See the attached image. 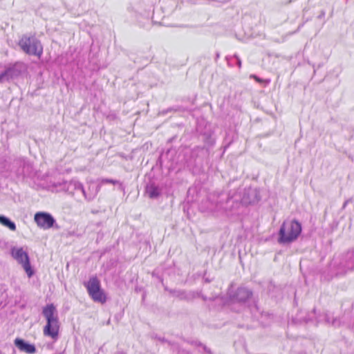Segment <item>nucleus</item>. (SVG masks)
Wrapping results in <instances>:
<instances>
[{"label": "nucleus", "instance_id": "1", "mask_svg": "<svg viewBox=\"0 0 354 354\" xmlns=\"http://www.w3.org/2000/svg\"><path fill=\"white\" fill-rule=\"evenodd\" d=\"M42 315L46 319V324L44 328V334L56 340L58 338L59 322L57 310L53 304H48L43 308Z\"/></svg>", "mask_w": 354, "mask_h": 354}, {"label": "nucleus", "instance_id": "2", "mask_svg": "<svg viewBox=\"0 0 354 354\" xmlns=\"http://www.w3.org/2000/svg\"><path fill=\"white\" fill-rule=\"evenodd\" d=\"M301 232V225L293 220L283 222L279 232L278 242L281 244L289 243L297 239Z\"/></svg>", "mask_w": 354, "mask_h": 354}, {"label": "nucleus", "instance_id": "3", "mask_svg": "<svg viewBox=\"0 0 354 354\" xmlns=\"http://www.w3.org/2000/svg\"><path fill=\"white\" fill-rule=\"evenodd\" d=\"M21 49L28 55L40 57L43 53V46L35 36L23 35L19 41Z\"/></svg>", "mask_w": 354, "mask_h": 354}, {"label": "nucleus", "instance_id": "4", "mask_svg": "<svg viewBox=\"0 0 354 354\" xmlns=\"http://www.w3.org/2000/svg\"><path fill=\"white\" fill-rule=\"evenodd\" d=\"M88 295L95 302L104 304L106 301V295L101 288L100 281L97 277H92L84 283Z\"/></svg>", "mask_w": 354, "mask_h": 354}, {"label": "nucleus", "instance_id": "5", "mask_svg": "<svg viewBox=\"0 0 354 354\" xmlns=\"http://www.w3.org/2000/svg\"><path fill=\"white\" fill-rule=\"evenodd\" d=\"M24 69V65L20 63H16L8 66H0V83L9 82L17 77L21 73Z\"/></svg>", "mask_w": 354, "mask_h": 354}, {"label": "nucleus", "instance_id": "6", "mask_svg": "<svg viewBox=\"0 0 354 354\" xmlns=\"http://www.w3.org/2000/svg\"><path fill=\"white\" fill-rule=\"evenodd\" d=\"M12 257L20 264L22 265L27 275L30 277L33 274V270L31 268L29 257L22 248H12L11 249Z\"/></svg>", "mask_w": 354, "mask_h": 354}, {"label": "nucleus", "instance_id": "7", "mask_svg": "<svg viewBox=\"0 0 354 354\" xmlns=\"http://www.w3.org/2000/svg\"><path fill=\"white\" fill-rule=\"evenodd\" d=\"M337 266L338 274H344L354 269V248L353 250L348 251L342 256Z\"/></svg>", "mask_w": 354, "mask_h": 354}, {"label": "nucleus", "instance_id": "8", "mask_svg": "<svg viewBox=\"0 0 354 354\" xmlns=\"http://www.w3.org/2000/svg\"><path fill=\"white\" fill-rule=\"evenodd\" d=\"M35 222L40 228L47 230L53 227L56 223L55 219L53 216L45 212H38L34 216Z\"/></svg>", "mask_w": 354, "mask_h": 354}, {"label": "nucleus", "instance_id": "9", "mask_svg": "<svg viewBox=\"0 0 354 354\" xmlns=\"http://www.w3.org/2000/svg\"><path fill=\"white\" fill-rule=\"evenodd\" d=\"M228 295L233 303H245L252 295V292L246 288L241 287L235 292H232V290L230 289Z\"/></svg>", "mask_w": 354, "mask_h": 354}, {"label": "nucleus", "instance_id": "10", "mask_svg": "<svg viewBox=\"0 0 354 354\" xmlns=\"http://www.w3.org/2000/svg\"><path fill=\"white\" fill-rule=\"evenodd\" d=\"M261 199L259 191L257 188L248 187L244 189L241 203L244 205L254 204Z\"/></svg>", "mask_w": 354, "mask_h": 354}, {"label": "nucleus", "instance_id": "11", "mask_svg": "<svg viewBox=\"0 0 354 354\" xmlns=\"http://www.w3.org/2000/svg\"><path fill=\"white\" fill-rule=\"evenodd\" d=\"M15 344L20 351L27 353L32 354L36 352L35 346L33 344H29L22 339L17 338L15 340Z\"/></svg>", "mask_w": 354, "mask_h": 354}, {"label": "nucleus", "instance_id": "12", "mask_svg": "<svg viewBox=\"0 0 354 354\" xmlns=\"http://www.w3.org/2000/svg\"><path fill=\"white\" fill-rule=\"evenodd\" d=\"M170 295L180 300L191 301L193 295H188V292L181 290H172L165 288Z\"/></svg>", "mask_w": 354, "mask_h": 354}, {"label": "nucleus", "instance_id": "13", "mask_svg": "<svg viewBox=\"0 0 354 354\" xmlns=\"http://www.w3.org/2000/svg\"><path fill=\"white\" fill-rule=\"evenodd\" d=\"M146 193L150 198H157L161 193V189L153 183L148 184L146 187Z\"/></svg>", "mask_w": 354, "mask_h": 354}, {"label": "nucleus", "instance_id": "14", "mask_svg": "<svg viewBox=\"0 0 354 354\" xmlns=\"http://www.w3.org/2000/svg\"><path fill=\"white\" fill-rule=\"evenodd\" d=\"M323 318L325 323L335 327L339 326L342 324L341 319L339 318L334 317L332 315L328 313H326L323 315Z\"/></svg>", "mask_w": 354, "mask_h": 354}, {"label": "nucleus", "instance_id": "15", "mask_svg": "<svg viewBox=\"0 0 354 354\" xmlns=\"http://www.w3.org/2000/svg\"><path fill=\"white\" fill-rule=\"evenodd\" d=\"M66 191L71 194H73L75 192H79L80 189H82V183L79 181L72 180L65 183Z\"/></svg>", "mask_w": 354, "mask_h": 354}, {"label": "nucleus", "instance_id": "16", "mask_svg": "<svg viewBox=\"0 0 354 354\" xmlns=\"http://www.w3.org/2000/svg\"><path fill=\"white\" fill-rule=\"evenodd\" d=\"M0 223L12 231H15L16 230L15 223L4 215L0 214Z\"/></svg>", "mask_w": 354, "mask_h": 354}, {"label": "nucleus", "instance_id": "17", "mask_svg": "<svg viewBox=\"0 0 354 354\" xmlns=\"http://www.w3.org/2000/svg\"><path fill=\"white\" fill-rule=\"evenodd\" d=\"M79 192L84 196L85 200L91 201L95 197L97 190H95L93 192H86L84 188L83 185H82V189H80Z\"/></svg>", "mask_w": 354, "mask_h": 354}, {"label": "nucleus", "instance_id": "18", "mask_svg": "<svg viewBox=\"0 0 354 354\" xmlns=\"http://www.w3.org/2000/svg\"><path fill=\"white\" fill-rule=\"evenodd\" d=\"M188 295H193L192 297V300L197 297H201L205 301L207 300H214L216 299V297H214L208 298L207 297L203 295L201 291L189 292H188Z\"/></svg>", "mask_w": 354, "mask_h": 354}, {"label": "nucleus", "instance_id": "19", "mask_svg": "<svg viewBox=\"0 0 354 354\" xmlns=\"http://www.w3.org/2000/svg\"><path fill=\"white\" fill-rule=\"evenodd\" d=\"M101 182L102 184H104V183H111L113 185L118 184V185H119L120 189H123L122 184L120 183L118 180L109 179V178H103Z\"/></svg>", "mask_w": 354, "mask_h": 354}, {"label": "nucleus", "instance_id": "20", "mask_svg": "<svg viewBox=\"0 0 354 354\" xmlns=\"http://www.w3.org/2000/svg\"><path fill=\"white\" fill-rule=\"evenodd\" d=\"M158 339L161 342H168V344L171 346V348L174 350H176L178 351V354H180V348L178 344H174V343L171 344V342H168L167 339H165L163 337H158Z\"/></svg>", "mask_w": 354, "mask_h": 354}, {"label": "nucleus", "instance_id": "21", "mask_svg": "<svg viewBox=\"0 0 354 354\" xmlns=\"http://www.w3.org/2000/svg\"><path fill=\"white\" fill-rule=\"evenodd\" d=\"M233 58H235L236 59V64L239 66V68H241V61L236 55H234L233 57H230V56H227L226 57V59H227L228 64H232V60Z\"/></svg>", "mask_w": 354, "mask_h": 354}, {"label": "nucleus", "instance_id": "22", "mask_svg": "<svg viewBox=\"0 0 354 354\" xmlns=\"http://www.w3.org/2000/svg\"><path fill=\"white\" fill-rule=\"evenodd\" d=\"M201 346L203 347V350H204V351H205V353H207V354H212V353L211 350H210L209 348H207L206 346H205V345H203V344H202V346Z\"/></svg>", "mask_w": 354, "mask_h": 354}, {"label": "nucleus", "instance_id": "23", "mask_svg": "<svg viewBox=\"0 0 354 354\" xmlns=\"http://www.w3.org/2000/svg\"><path fill=\"white\" fill-rule=\"evenodd\" d=\"M191 344H193V345H195V346H202V343H201L199 342H196V341L192 342Z\"/></svg>", "mask_w": 354, "mask_h": 354}, {"label": "nucleus", "instance_id": "24", "mask_svg": "<svg viewBox=\"0 0 354 354\" xmlns=\"http://www.w3.org/2000/svg\"><path fill=\"white\" fill-rule=\"evenodd\" d=\"M219 57H220L219 53H216V59H218Z\"/></svg>", "mask_w": 354, "mask_h": 354}, {"label": "nucleus", "instance_id": "25", "mask_svg": "<svg viewBox=\"0 0 354 354\" xmlns=\"http://www.w3.org/2000/svg\"><path fill=\"white\" fill-rule=\"evenodd\" d=\"M205 281H206V282H209V279H205Z\"/></svg>", "mask_w": 354, "mask_h": 354}]
</instances>
